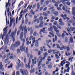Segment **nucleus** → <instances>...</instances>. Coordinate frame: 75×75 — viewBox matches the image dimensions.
<instances>
[{"instance_id": "16", "label": "nucleus", "mask_w": 75, "mask_h": 75, "mask_svg": "<svg viewBox=\"0 0 75 75\" xmlns=\"http://www.w3.org/2000/svg\"><path fill=\"white\" fill-rule=\"evenodd\" d=\"M64 47H65V49H63L64 50H66L67 49V52H69V51H70V47H69L68 46L67 47L66 46H65Z\"/></svg>"}, {"instance_id": "49", "label": "nucleus", "mask_w": 75, "mask_h": 75, "mask_svg": "<svg viewBox=\"0 0 75 75\" xmlns=\"http://www.w3.org/2000/svg\"><path fill=\"white\" fill-rule=\"evenodd\" d=\"M65 1H66V0H63V1H62V2L63 4H65V3H66V2H65Z\"/></svg>"}, {"instance_id": "19", "label": "nucleus", "mask_w": 75, "mask_h": 75, "mask_svg": "<svg viewBox=\"0 0 75 75\" xmlns=\"http://www.w3.org/2000/svg\"><path fill=\"white\" fill-rule=\"evenodd\" d=\"M2 63L1 62L0 63V69H4V68H3V66L2 65Z\"/></svg>"}, {"instance_id": "37", "label": "nucleus", "mask_w": 75, "mask_h": 75, "mask_svg": "<svg viewBox=\"0 0 75 75\" xmlns=\"http://www.w3.org/2000/svg\"><path fill=\"white\" fill-rule=\"evenodd\" d=\"M43 16H45V17H46V16H48V14L46 13H43Z\"/></svg>"}, {"instance_id": "32", "label": "nucleus", "mask_w": 75, "mask_h": 75, "mask_svg": "<svg viewBox=\"0 0 75 75\" xmlns=\"http://www.w3.org/2000/svg\"><path fill=\"white\" fill-rule=\"evenodd\" d=\"M53 30V28L52 26H51L50 28H48L49 31H51Z\"/></svg>"}, {"instance_id": "41", "label": "nucleus", "mask_w": 75, "mask_h": 75, "mask_svg": "<svg viewBox=\"0 0 75 75\" xmlns=\"http://www.w3.org/2000/svg\"><path fill=\"white\" fill-rule=\"evenodd\" d=\"M31 42L30 41L29 42V41H28L26 42L27 45H28L29 44H31Z\"/></svg>"}, {"instance_id": "60", "label": "nucleus", "mask_w": 75, "mask_h": 75, "mask_svg": "<svg viewBox=\"0 0 75 75\" xmlns=\"http://www.w3.org/2000/svg\"><path fill=\"white\" fill-rule=\"evenodd\" d=\"M65 36V34L64 33H63L62 35V38H63V37H64V36Z\"/></svg>"}, {"instance_id": "38", "label": "nucleus", "mask_w": 75, "mask_h": 75, "mask_svg": "<svg viewBox=\"0 0 75 75\" xmlns=\"http://www.w3.org/2000/svg\"><path fill=\"white\" fill-rule=\"evenodd\" d=\"M51 35H52V36L53 37H54V34L53 33H51V32L49 33Z\"/></svg>"}, {"instance_id": "58", "label": "nucleus", "mask_w": 75, "mask_h": 75, "mask_svg": "<svg viewBox=\"0 0 75 75\" xmlns=\"http://www.w3.org/2000/svg\"><path fill=\"white\" fill-rule=\"evenodd\" d=\"M36 34H37V32H35L33 34V36H35L36 35Z\"/></svg>"}, {"instance_id": "5", "label": "nucleus", "mask_w": 75, "mask_h": 75, "mask_svg": "<svg viewBox=\"0 0 75 75\" xmlns=\"http://www.w3.org/2000/svg\"><path fill=\"white\" fill-rule=\"evenodd\" d=\"M69 65L68 64H66V66H65V68H68V69L67 71V69H64V74H65L66 72H69V71L70 70V67H69Z\"/></svg>"}, {"instance_id": "3", "label": "nucleus", "mask_w": 75, "mask_h": 75, "mask_svg": "<svg viewBox=\"0 0 75 75\" xmlns=\"http://www.w3.org/2000/svg\"><path fill=\"white\" fill-rule=\"evenodd\" d=\"M53 27L55 31L57 32L56 34L57 35L59 36V37H61V35L60 34H59V30H58V28L56 27V26H55L54 25H53Z\"/></svg>"}, {"instance_id": "12", "label": "nucleus", "mask_w": 75, "mask_h": 75, "mask_svg": "<svg viewBox=\"0 0 75 75\" xmlns=\"http://www.w3.org/2000/svg\"><path fill=\"white\" fill-rule=\"evenodd\" d=\"M24 35L23 32H21V35L20 37V40H21V41H23V37Z\"/></svg>"}, {"instance_id": "64", "label": "nucleus", "mask_w": 75, "mask_h": 75, "mask_svg": "<svg viewBox=\"0 0 75 75\" xmlns=\"http://www.w3.org/2000/svg\"><path fill=\"white\" fill-rule=\"evenodd\" d=\"M72 14H73V15L74 16H75V11H73L72 12Z\"/></svg>"}, {"instance_id": "43", "label": "nucleus", "mask_w": 75, "mask_h": 75, "mask_svg": "<svg viewBox=\"0 0 75 75\" xmlns=\"http://www.w3.org/2000/svg\"><path fill=\"white\" fill-rule=\"evenodd\" d=\"M39 20L40 21H42L43 20V17L42 16L40 17L39 18Z\"/></svg>"}, {"instance_id": "26", "label": "nucleus", "mask_w": 75, "mask_h": 75, "mask_svg": "<svg viewBox=\"0 0 75 75\" xmlns=\"http://www.w3.org/2000/svg\"><path fill=\"white\" fill-rule=\"evenodd\" d=\"M50 3V1H47L46 2H45V4H46V5H48V4Z\"/></svg>"}, {"instance_id": "7", "label": "nucleus", "mask_w": 75, "mask_h": 75, "mask_svg": "<svg viewBox=\"0 0 75 75\" xmlns=\"http://www.w3.org/2000/svg\"><path fill=\"white\" fill-rule=\"evenodd\" d=\"M42 56H40L39 58H40V60L41 61H39V63L38 64V67H39L40 65H42V63L41 62H42V60H44V59H45V57H43V58H42V57H41Z\"/></svg>"}, {"instance_id": "23", "label": "nucleus", "mask_w": 75, "mask_h": 75, "mask_svg": "<svg viewBox=\"0 0 75 75\" xmlns=\"http://www.w3.org/2000/svg\"><path fill=\"white\" fill-rule=\"evenodd\" d=\"M30 63H31V59H29V62L28 63V67L29 68V69H30Z\"/></svg>"}, {"instance_id": "36", "label": "nucleus", "mask_w": 75, "mask_h": 75, "mask_svg": "<svg viewBox=\"0 0 75 75\" xmlns=\"http://www.w3.org/2000/svg\"><path fill=\"white\" fill-rule=\"evenodd\" d=\"M70 40L71 42V43H73V38H70Z\"/></svg>"}, {"instance_id": "31", "label": "nucleus", "mask_w": 75, "mask_h": 75, "mask_svg": "<svg viewBox=\"0 0 75 75\" xmlns=\"http://www.w3.org/2000/svg\"><path fill=\"white\" fill-rule=\"evenodd\" d=\"M10 0H8V3H6V7H8V4H9V3H10Z\"/></svg>"}, {"instance_id": "20", "label": "nucleus", "mask_w": 75, "mask_h": 75, "mask_svg": "<svg viewBox=\"0 0 75 75\" xmlns=\"http://www.w3.org/2000/svg\"><path fill=\"white\" fill-rule=\"evenodd\" d=\"M34 18L35 19V20L34 21V22L35 23V22H37V23H38V19H36V18H37V16H34Z\"/></svg>"}, {"instance_id": "18", "label": "nucleus", "mask_w": 75, "mask_h": 75, "mask_svg": "<svg viewBox=\"0 0 75 75\" xmlns=\"http://www.w3.org/2000/svg\"><path fill=\"white\" fill-rule=\"evenodd\" d=\"M27 27L26 26H25L24 28V33L27 34Z\"/></svg>"}, {"instance_id": "50", "label": "nucleus", "mask_w": 75, "mask_h": 75, "mask_svg": "<svg viewBox=\"0 0 75 75\" xmlns=\"http://www.w3.org/2000/svg\"><path fill=\"white\" fill-rule=\"evenodd\" d=\"M25 42V39H23V43H22V45L23 44V45H24V42Z\"/></svg>"}, {"instance_id": "25", "label": "nucleus", "mask_w": 75, "mask_h": 75, "mask_svg": "<svg viewBox=\"0 0 75 75\" xmlns=\"http://www.w3.org/2000/svg\"><path fill=\"white\" fill-rule=\"evenodd\" d=\"M10 23H13L14 22V18H12L11 19V17H10Z\"/></svg>"}, {"instance_id": "48", "label": "nucleus", "mask_w": 75, "mask_h": 75, "mask_svg": "<svg viewBox=\"0 0 75 75\" xmlns=\"http://www.w3.org/2000/svg\"><path fill=\"white\" fill-rule=\"evenodd\" d=\"M71 2L73 3H74V4H75V0H71Z\"/></svg>"}, {"instance_id": "13", "label": "nucleus", "mask_w": 75, "mask_h": 75, "mask_svg": "<svg viewBox=\"0 0 75 75\" xmlns=\"http://www.w3.org/2000/svg\"><path fill=\"white\" fill-rule=\"evenodd\" d=\"M43 24H44V21H41L40 23V24L38 27V28H39L40 27H43Z\"/></svg>"}, {"instance_id": "17", "label": "nucleus", "mask_w": 75, "mask_h": 75, "mask_svg": "<svg viewBox=\"0 0 75 75\" xmlns=\"http://www.w3.org/2000/svg\"><path fill=\"white\" fill-rule=\"evenodd\" d=\"M43 30L41 29L40 31V35H42V33H42V32H44L45 31V28H43Z\"/></svg>"}, {"instance_id": "62", "label": "nucleus", "mask_w": 75, "mask_h": 75, "mask_svg": "<svg viewBox=\"0 0 75 75\" xmlns=\"http://www.w3.org/2000/svg\"><path fill=\"white\" fill-rule=\"evenodd\" d=\"M66 4L68 6H70L71 5V3H70V2H67Z\"/></svg>"}, {"instance_id": "8", "label": "nucleus", "mask_w": 75, "mask_h": 75, "mask_svg": "<svg viewBox=\"0 0 75 75\" xmlns=\"http://www.w3.org/2000/svg\"><path fill=\"white\" fill-rule=\"evenodd\" d=\"M16 35V33L14 32H12L11 33V37L13 39V42L15 41V38H14V37Z\"/></svg>"}, {"instance_id": "59", "label": "nucleus", "mask_w": 75, "mask_h": 75, "mask_svg": "<svg viewBox=\"0 0 75 75\" xmlns=\"http://www.w3.org/2000/svg\"><path fill=\"white\" fill-rule=\"evenodd\" d=\"M54 8V6H52L49 8V10H52Z\"/></svg>"}, {"instance_id": "21", "label": "nucleus", "mask_w": 75, "mask_h": 75, "mask_svg": "<svg viewBox=\"0 0 75 75\" xmlns=\"http://www.w3.org/2000/svg\"><path fill=\"white\" fill-rule=\"evenodd\" d=\"M30 13L31 14H32L33 15H34L35 13V11H33V10L31 9L30 11Z\"/></svg>"}, {"instance_id": "24", "label": "nucleus", "mask_w": 75, "mask_h": 75, "mask_svg": "<svg viewBox=\"0 0 75 75\" xmlns=\"http://www.w3.org/2000/svg\"><path fill=\"white\" fill-rule=\"evenodd\" d=\"M10 68H13V64H10V66H9L8 67V69H9Z\"/></svg>"}, {"instance_id": "9", "label": "nucleus", "mask_w": 75, "mask_h": 75, "mask_svg": "<svg viewBox=\"0 0 75 75\" xmlns=\"http://www.w3.org/2000/svg\"><path fill=\"white\" fill-rule=\"evenodd\" d=\"M59 22L60 23H59V24L60 25H61V26L64 25V22H62V19L60 18L59 20Z\"/></svg>"}, {"instance_id": "55", "label": "nucleus", "mask_w": 75, "mask_h": 75, "mask_svg": "<svg viewBox=\"0 0 75 75\" xmlns=\"http://www.w3.org/2000/svg\"><path fill=\"white\" fill-rule=\"evenodd\" d=\"M55 56H56V58H57V59H58V58H59V56H58V54H56Z\"/></svg>"}, {"instance_id": "52", "label": "nucleus", "mask_w": 75, "mask_h": 75, "mask_svg": "<svg viewBox=\"0 0 75 75\" xmlns=\"http://www.w3.org/2000/svg\"><path fill=\"white\" fill-rule=\"evenodd\" d=\"M24 63H25V64L26 63V62H27V60L26 59V58H25L24 59Z\"/></svg>"}, {"instance_id": "40", "label": "nucleus", "mask_w": 75, "mask_h": 75, "mask_svg": "<svg viewBox=\"0 0 75 75\" xmlns=\"http://www.w3.org/2000/svg\"><path fill=\"white\" fill-rule=\"evenodd\" d=\"M52 67V65H51L49 64L48 65V67L49 68H50L51 69Z\"/></svg>"}, {"instance_id": "54", "label": "nucleus", "mask_w": 75, "mask_h": 75, "mask_svg": "<svg viewBox=\"0 0 75 75\" xmlns=\"http://www.w3.org/2000/svg\"><path fill=\"white\" fill-rule=\"evenodd\" d=\"M21 67H24V64H23V63H21L20 64Z\"/></svg>"}, {"instance_id": "42", "label": "nucleus", "mask_w": 75, "mask_h": 75, "mask_svg": "<svg viewBox=\"0 0 75 75\" xmlns=\"http://www.w3.org/2000/svg\"><path fill=\"white\" fill-rule=\"evenodd\" d=\"M6 11L7 13L8 12V13H10V7H8V8H7Z\"/></svg>"}, {"instance_id": "34", "label": "nucleus", "mask_w": 75, "mask_h": 75, "mask_svg": "<svg viewBox=\"0 0 75 75\" xmlns=\"http://www.w3.org/2000/svg\"><path fill=\"white\" fill-rule=\"evenodd\" d=\"M28 47H26L25 49V52L27 54L28 53Z\"/></svg>"}, {"instance_id": "39", "label": "nucleus", "mask_w": 75, "mask_h": 75, "mask_svg": "<svg viewBox=\"0 0 75 75\" xmlns=\"http://www.w3.org/2000/svg\"><path fill=\"white\" fill-rule=\"evenodd\" d=\"M45 1V0H41L40 1V2L41 3V4L42 5V4H43V3L44 2V1Z\"/></svg>"}, {"instance_id": "14", "label": "nucleus", "mask_w": 75, "mask_h": 75, "mask_svg": "<svg viewBox=\"0 0 75 75\" xmlns=\"http://www.w3.org/2000/svg\"><path fill=\"white\" fill-rule=\"evenodd\" d=\"M35 46H36V47H38V40H37L36 41L35 40H33V44H34V43H35Z\"/></svg>"}, {"instance_id": "30", "label": "nucleus", "mask_w": 75, "mask_h": 75, "mask_svg": "<svg viewBox=\"0 0 75 75\" xmlns=\"http://www.w3.org/2000/svg\"><path fill=\"white\" fill-rule=\"evenodd\" d=\"M35 71V69H31L30 70V73H34V71Z\"/></svg>"}, {"instance_id": "10", "label": "nucleus", "mask_w": 75, "mask_h": 75, "mask_svg": "<svg viewBox=\"0 0 75 75\" xmlns=\"http://www.w3.org/2000/svg\"><path fill=\"white\" fill-rule=\"evenodd\" d=\"M8 38L7 36H6L5 38V40L4 41L5 44L6 43V44H8Z\"/></svg>"}, {"instance_id": "11", "label": "nucleus", "mask_w": 75, "mask_h": 75, "mask_svg": "<svg viewBox=\"0 0 75 75\" xmlns=\"http://www.w3.org/2000/svg\"><path fill=\"white\" fill-rule=\"evenodd\" d=\"M37 61V57H35L34 59H32V64H36V62Z\"/></svg>"}, {"instance_id": "33", "label": "nucleus", "mask_w": 75, "mask_h": 75, "mask_svg": "<svg viewBox=\"0 0 75 75\" xmlns=\"http://www.w3.org/2000/svg\"><path fill=\"white\" fill-rule=\"evenodd\" d=\"M6 57H7V55L5 54L4 56L2 57V59H5Z\"/></svg>"}, {"instance_id": "27", "label": "nucleus", "mask_w": 75, "mask_h": 75, "mask_svg": "<svg viewBox=\"0 0 75 75\" xmlns=\"http://www.w3.org/2000/svg\"><path fill=\"white\" fill-rule=\"evenodd\" d=\"M53 14L55 15H56V16H57V15L58 14V12L57 11H55L54 12Z\"/></svg>"}, {"instance_id": "63", "label": "nucleus", "mask_w": 75, "mask_h": 75, "mask_svg": "<svg viewBox=\"0 0 75 75\" xmlns=\"http://www.w3.org/2000/svg\"><path fill=\"white\" fill-rule=\"evenodd\" d=\"M16 74L17 75H20V72H19V71H16Z\"/></svg>"}, {"instance_id": "45", "label": "nucleus", "mask_w": 75, "mask_h": 75, "mask_svg": "<svg viewBox=\"0 0 75 75\" xmlns=\"http://www.w3.org/2000/svg\"><path fill=\"white\" fill-rule=\"evenodd\" d=\"M71 30L72 31H74V30H75V27H73L72 28H71Z\"/></svg>"}, {"instance_id": "6", "label": "nucleus", "mask_w": 75, "mask_h": 75, "mask_svg": "<svg viewBox=\"0 0 75 75\" xmlns=\"http://www.w3.org/2000/svg\"><path fill=\"white\" fill-rule=\"evenodd\" d=\"M56 45L57 46V48H58V49H60L62 51L64 49H65V47L64 45H62V47H60L59 44H57Z\"/></svg>"}, {"instance_id": "53", "label": "nucleus", "mask_w": 75, "mask_h": 75, "mask_svg": "<svg viewBox=\"0 0 75 75\" xmlns=\"http://www.w3.org/2000/svg\"><path fill=\"white\" fill-rule=\"evenodd\" d=\"M44 8V7H41L40 8V11H42V9Z\"/></svg>"}, {"instance_id": "46", "label": "nucleus", "mask_w": 75, "mask_h": 75, "mask_svg": "<svg viewBox=\"0 0 75 75\" xmlns=\"http://www.w3.org/2000/svg\"><path fill=\"white\" fill-rule=\"evenodd\" d=\"M55 41H57V39H58V38H57V35H55Z\"/></svg>"}, {"instance_id": "61", "label": "nucleus", "mask_w": 75, "mask_h": 75, "mask_svg": "<svg viewBox=\"0 0 75 75\" xmlns=\"http://www.w3.org/2000/svg\"><path fill=\"white\" fill-rule=\"evenodd\" d=\"M52 50H49L48 51V52L49 53H51V52H52Z\"/></svg>"}, {"instance_id": "1", "label": "nucleus", "mask_w": 75, "mask_h": 75, "mask_svg": "<svg viewBox=\"0 0 75 75\" xmlns=\"http://www.w3.org/2000/svg\"><path fill=\"white\" fill-rule=\"evenodd\" d=\"M20 42L18 41H16L15 44H14L13 46V45H11L10 47V50H13V51H15V48L16 47H18V46H20Z\"/></svg>"}, {"instance_id": "44", "label": "nucleus", "mask_w": 75, "mask_h": 75, "mask_svg": "<svg viewBox=\"0 0 75 75\" xmlns=\"http://www.w3.org/2000/svg\"><path fill=\"white\" fill-rule=\"evenodd\" d=\"M57 27L58 28H59L60 29H61L62 28H61V27L59 25H57Z\"/></svg>"}, {"instance_id": "35", "label": "nucleus", "mask_w": 75, "mask_h": 75, "mask_svg": "<svg viewBox=\"0 0 75 75\" xmlns=\"http://www.w3.org/2000/svg\"><path fill=\"white\" fill-rule=\"evenodd\" d=\"M17 54H20V50L19 49H18L17 50Z\"/></svg>"}, {"instance_id": "56", "label": "nucleus", "mask_w": 75, "mask_h": 75, "mask_svg": "<svg viewBox=\"0 0 75 75\" xmlns=\"http://www.w3.org/2000/svg\"><path fill=\"white\" fill-rule=\"evenodd\" d=\"M63 32L64 33H65V34H66L67 35H69L68 34V33H67V32L66 31H63Z\"/></svg>"}, {"instance_id": "47", "label": "nucleus", "mask_w": 75, "mask_h": 75, "mask_svg": "<svg viewBox=\"0 0 75 75\" xmlns=\"http://www.w3.org/2000/svg\"><path fill=\"white\" fill-rule=\"evenodd\" d=\"M33 36H31L30 37V38H29V40H30V41H31V40L33 38Z\"/></svg>"}, {"instance_id": "51", "label": "nucleus", "mask_w": 75, "mask_h": 75, "mask_svg": "<svg viewBox=\"0 0 75 75\" xmlns=\"http://www.w3.org/2000/svg\"><path fill=\"white\" fill-rule=\"evenodd\" d=\"M38 55H40L41 54V52L40 51H39L38 52Z\"/></svg>"}, {"instance_id": "2", "label": "nucleus", "mask_w": 75, "mask_h": 75, "mask_svg": "<svg viewBox=\"0 0 75 75\" xmlns=\"http://www.w3.org/2000/svg\"><path fill=\"white\" fill-rule=\"evenodd\" d=\"M7 27H8L6 26L4 28L3 30L4 32V33L3 34L2 36V33L0 35V37H2V39H3V36H5L6 35V34H7Z\"/></svg>"}, {"instance_id": "29", "label": "nucleus", "mask_w": 75, "mask_h": 75, "mask_svg": "<svg viewBox=\"0 0 75 75\" xmlns=\"http://www.w3.org/2000/svg\"><path fill=\"white\" fill-rule=\"evenodd\" d=\"M67 30L68 31V33L69 34V35H71V36L72 37V35H71V33H71V32L70 31V29H67Z\"/></svg>"}, {"instance_id": "15", "label": "nucleus", "mask_w": 75, "mask_h": 75, "mask_svg": "<svg viewBox=\"0 0 75 75\" xmlns=\"http://www.w3.org/2000/svg\"><path fill=\"white\" fill-rule=\"evenodd\" d=\"M60 16L61 17H63L64 20H66V17H67V15L65 14L64 15L63 14L60 15Z\"/></svg>"}, {"instance_id": "22", "label": "nucleus", "mask_w": 75, "mask_h": 75, "mask_svg": "<svg viewBox=\"0 0 75 75\" xmlns=\"http://www.w3.org/2000/svg\"><path fill=\"white\" fill-rule=\"evenodd\" d=\"M20 28L21 31H24V27H23V25L22 24L20 25Z\"/></svg>"}, {"instance_id": "28", "label": "nucleus", "mask_w": 75, "mask_h": 75, "mask_svg": "<svg viewBox=\"0 0 75 75\" xmlns=\"http://www.w3.org/2000/svg\"><path fill=\"white\" fill-rule=\"evenodd\" d=\"M64 40L66 42H68V39L67 37H66L64 39Z\"/></svg>"}, {"instance_id": "57", "label": "nucleus", "mask_w": 75, "mask_h": 75, "mask_svg": "<svg viewBox=\"0 0 75 75\" xmlns=\"http://www.w3.org/2000/svg\"><path fill=\"white\" fill-rule=\"evenodd\" d=\"M52 51H53V53L54 54H56V52H55V50H52Z\"/></svg>"}, {"instance_id": "4", "label": "nucleus", "mask_w": 75, "mask_h": 75, "mask_svg": "<svg viewBox=\"0 0 75 75\" xmlns=\"http://www.w3.org/2000/svg\"><path fill=\"white\" fill-rule=\"evenodd\" d=\"M20 49L22 52H23V51L25 52V46H24V45L23 44L20 46Z\"/></svg>"}]
</instances>
